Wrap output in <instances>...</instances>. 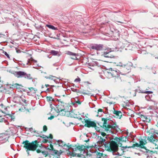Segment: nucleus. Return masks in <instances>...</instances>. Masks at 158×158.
<instances>
[{"label": "nucleus", "mask_w": 158, "mask_h": 158, "mask_svg": "<svg viewBox=\"0 0 158 158\" xmlns=\"http://www.w3.org/2000/svg\"><path fill=\"white\" fill-rule=\"evenodd\" d=\"M102 120L103 122V127L104 131L108 135H111L116 132L118 127L115 124H109L106 118H102Z\"/></svg>", "instance_id": "f257e3e1"}, {"label": "nucleus", "mask_w": 158, "mask_h": 158, "mask_svg": "<svg viewBox=\"0 0 158 158\" xmlns=\"http://www.w3.org/2000/svg\"><path fill=\"white\" fill-rule=\"evenodd\" d=\"M151 135L147 137V140L150 142L154 144L155 146L157 145L158 143V130H152L151 131Z\"/></svg>", "instance_id": "f03ea898"}, {"label": "nucleus", "mask_w": 158, "mask_h": 158, "mask_svg": "<svg viewBox=\"0 0 158 158\" xmlns=\"http://www.w3.org/2000/svg\"><path fill=\"white\" fill-rule=\"evenodd\" d=\"M22 144H23V147L27 149V152L28 151V150L34 151L38 147L37 144L33 142L29 143L28 140L23 141Z\"/></svg>", "instance_id": "7ed1b4c3"}, {"label": "nucleus", "mask_w": 158, "mask_h": 158, "mask_svg": "<svg viewBox=\"0 0 158 158\" xmlns=\"http://www.w3.org/2000/svg\"><path fill=\"white\" fill-rule=\"evenodd\" d=\"M120 72L119 71H117L116 69H113L112 68H110L108 69L107 73L110 77H115L117 80H120L121 81L122 80L118 77L120 76V74H121Z\"/></svg>", "instance_id": "20e7f679"}, {"label": "nucleus", "mask_w": 158, "mask_h": 158, "mask_svg": "<svg viewBox=\"0 0 158 158\" xmlns=\"http://www.w3.org/2000/svg\"><path fill=\"white\" fill-rule=\"evenodd\" d=\"M13 74L18 78L23 77L28 79L31 78L30 74H27L26 73L22 71L14 72Z\"/></svg>", "instance_id": "39448f33"}, {"label": "nucleus", "mask_w": 158, "mask_h": 158, "mask_svg": "<svg viewBox=\"0 0 158 158\" xmlns=\"http://www.w3.org/2000/svg\"><path fill=\"white\" fill-rule=\"evenodd\" d=\"M56 101V103H53V106L60 111H62L64 110V103L60 100Z\"/></svg>", "instance_id": "423d86ee"}, {"label": "nucleus", "mask_w": 158, "mask_h": 158, "mask_svg": "<svg viewBox=\"0 0 158 158\" xmlns=\"http://www.w3.org/2000/svg\"><path fill=\"white\" fill-rule=\"evenodd\" d=\"M132 66V64L131 62H128L127 64H125V66L123 67V69L124 73H121V74L122 75H126L129 73L131 70V68Z\"/></svg>", "instance_id": "0eeeda50"}, {"label": "nucleus", "mask_w": 158, "mask_h": 158, "mask_svg": "<svg viewBox=\"0 0 158 158\" xmlns=\"http://www.w3.org/2000/svg\"><path fill=\"white\" fill-rule=\"evenodd\" d=\"M110 148L113 152H117L118 149V145L114 141H111L110 144Z\"/></svg>", "instance_id": "6e6552de"}, {"label": "nucleus", "mask_w": 158, "mask_h": 158, "mask_svg": "<svg viewBox=\"0 0 158 158\" xmlns=\"http://www.w3.org/2000/svg\"><path fill=\"white\" fill-rule=\"evenodd\" d=\"M50 107L51 108V110L50 112L51 114H52L56 116H58L59 115L60 112V111L58 110L53 106V104H50Z\"/></svg>", "instance_id": "1a4fd4ad"}, {"label": "nucleus", "mask_w": 158, "mask_h": 158, "mask_svg": "<svg viewBox=\"0 0 158 158\" xmlns=\"http://www.w3.org/2000/svg\"><path fill=\"white\" fill-rule=\"evenodd\" d=\"M103 48V45L102 44H94L90 45V48L92 49L97 51L102 50Z\"/></svg>", "instance_id": "9d476101"}, {"label": "nucleus", "mask_w": 158, "mask_h": 158, "mask_svg": "<svg viewBox=\"0 0 158 158\" xmlns=\"http://www.w3.org/2000/svg\"><path fill=\"white\" fill-rule=\"evenodd\" d=\"M27 64L32 65L33 66V67L34 68L38 67L39 66V64L37 63V61L32 58L28 59Z\"/></svg>", "instance_id": "9b49d317"}, {"label": "nucleus", "mask_w": 158, "mask_h": 158, "mask_svg": "<svg viewBox=\"0 0 158 158\" xmlns=\"http://www.w3.org/2000/svg\"><path fill=\"white\" fill-rule=\"evenodd\" d=\"M85 125L88 127H95L96 126V124L94 122L88 119L85 120Z\"/></svg>", "instance_id": "f8f14e48"}, {"label": "nucleus", "mask_w": 158, "mask_h": 158, "mask_svg": "<svg viewBox=\"0 0 158 158\" xmlns=\"http://www.w3.org/2000/svg\"><path fill=\"white\" fill-rule=\"evenodd\" d=\"M47 100L50 104H53V103H56V101L57 99H54L50 96H47L46 97Z\"/></svg>", "instance_id": "ddd939ff"}, {"label": "nucleus", "mask_w": 158, "mask_h": 158, "mask_svg": "<svg viewBox=\"0 0 158 158\" xmlns=\"http://www.w3.org/2000/svg\"><path fill=\"white\" fill-rule=\"evenodd\" d=\"M88 67L92 69H94L92 67H94L97 66L98 65V63L95 61H92V62H90L88 64Z\"/></svg>", "instance_id": "4468645a"}, {"label": "nucleus", "mask_w": 158, "mask_h": 158, "mask_svg": "<svg viewBox=\"0 0 158 158\" xmlns=\"http://www.w3.org/2000/svg\"><path fill=\"white\" fill-rule=\"evenodd\" d=\"M147 152V158H156L152 151H148Z\"/></svg>", "instance_id": "2eb2a0df"}, {"label": "nucleus", "mask_w": 158, "mask_h": 158, "mask_svg": "<svg viewBox=\"0 0 158 158\" xmlns=\"http://www.w3.org/2000/svg\"><path fill=\"white\" fill-rule=\"evenodd\" d=\"M105 140V139L100 137L99 140L98 142V144L99 145V146H102L104 144L105 146L106 145V144L104 143Z\"/></svg>", "instance_id": "dca6fc26"}, {"label": "nucleus", "mask_w": 158, "mask_h": 158, "mask_svg": "<svg viewBox=\"0 0 158 158\" xmlns=\"http://www.w3.org/2000/svg\"><path fill=\"white\" fill-rule=\"evenodd\" d=\"M14 99L15 100H18L19 102H21V100L23 102L25 103H27V101L25 99H23L22 97L20 96H18L17 97H15L14 98Z\"/></svg>", "instance_id": "f3484780"}, {"label": "nucleus", "mask_w": 158, "mask_h": 158, "mask_svg": "<svg viewBox=\"0 0 158 158\" xmlns=\"http://www.w3.org/2000/svg\"><path fill=\"white\" fill-rule=\"evenodd\" d=\"M83 148L82 146H78L75 149L72 148V149L73 150V152L75 154L78 152H79V151L81 150Z\"/></svg>", "instance_id": "a211bd4d"}, {"label": "nucleus", "mask_w": 158, "mask_h": 158, "mask_svg": "<svg viewBox=\"0 0 158 158\" xmlns=\"http://www.w3.org/2000/svg\"><path fill=\"white\" fill-rule=\"evenodd\" d=\"M85 153V151L84 148L79 151V152H78L75 153V156H77L78 157H81V156L83 155Z\"/></svg>", "instance_id": "6ab92c4d"}, {"label": "nucleus", "mask_w": 158, "mask_h": 158, "mask_svg": "<svg viewBox=\"0 0 158 158\" xmlns=\"http://www.w3.org/2000/svg\"><path fill=\"white\" fill-rule=\"evenodd\" d=\"M140 146V144H139L138 143H136L135 144H133L132 147H128L127 146L122 147L121 148H122V150H124L127 148H134L135 147H139Z\"/></svg>", "instance_id": "aec40b11"}, {"label": "nucleus", "mask_w": 158, "mask_h": 158, "mask_svg": "<svg viewBox=\"0 0 158 158\" xmlns=\"http://www.w3.org/2000/svg\"><path fill=\"white\" fill-rule=\"evenodd\" d=\"M114 114L117 116V118H120L122 116V113L120 111L114 110L113 112Z\"/></svg>", "instance_id": "412c9836"}, {"label": "nucleus", "mask_w": 158, "mask_h": 158, "mask_svg": "<svg viewBox=\"0 0 158 158\" xmlns=\"http://www.w3.org/2000/svg\"><path fill=\"white\" fill-rule=\"evenodd\" d=\"M56 144L62 147H64L65 145V143L61 140H58L56 141Z\"/></svg>", "instance_id": "4be33fe9"}, {"label": "nucleus", "mask_w": 158, "mask_h": 158, "mask_svg": "<svg viewBox=\"0 0 158 158\" xmlns=\"http://www.w3.org/2000/svg\"><path fill=\"white\" fill-rule=\"evenodd\" d=\"M110 51L109 52H104L102 54V55L105 57L111 58L112 56H111V55L110 54Z\"/></svg>", "instance_id": "5701e85b"}, {"label": "nucleus", "mask_w": 158, "mask_h": 158, "mask_svg": "<svg viewBox=\"0 0 158 158\" xmlns=\"http://www.w3.org/2000/svg\"><path fill=\"white\" fill-rule=\"evenodd\" d=\"M41 137H42L43 139L42 141L44 143H46L48 142V137L47 136L43 135Z\"/></svg>", "instance_id": "b1692460"}, {"label": "nucleus", "mask_w": 158, "mask_h": 158, "mask_svg": "<svg viewBox=\"0 0 158 158\" xmlns=\"http://www.w3.org/2000/svg\"><path fill=\"white\" fill-rule=\"evenodd\" d=\"M104 113V112L101 109H99L98 110V112L97 116V117H100L101 116L102 114Z\"/></svg>", "instance_id": "393cba45"}, {"label": "nucleus", "mask_w": 158, "mask_h": 158, "mask_svg": "<svg viewBox=\"0 0 158 158\" xmlns=\"http://www.w3.org/2000/svg\"><path fill=\"white\" fill-rule=\"evenodd\" d=\"M46 79H49L52 80H53L54 81H55L56 80V77L55 76L50 75L48 76H46L45 77Z\"/></svg>", "instance_id": "a878e982"}, {"label": "nucleus", "mask_w": 158, "mask_h": 158, "mask_svg": "<svg viewBox=\"0 0 158 158\" xmlns=\"http://www.w3.org/2000/svg\"><path fill=\"white\" fill-rule=\"evenodd\" d=\"M4 122L5 123H6V125H8L9 124V123L5 119V118H2V116H0V122Z\"/></svg>", "instance_id": "bb28decb"}, {"label": "nucleus", "mask_w": 158, "mask_h": 158, "mask_svg": "<svg viewBox=\"0 0 158 158\" xmlns=\"http://www.w3.org/2000/svg\"><path fill=\"white\" fill-rule=\"evenodd\" d=\"M50 53L52 55L56 56L58 55V54H59V52L57 51H56L55 50H52L50 52Z\"/></svg>", "instance_id": "cd10ccee"}, {"label": "nucleus", "mask_w": 158, "mask_h": 158, "mask_svg": "<svg viewBox=\"0 0 158 158\" xmlns=\"http://www.w3.org/2000/svg\"><path fill=\"white\" fill-rule=\"evenodd\" d=\"M46 26L49 28L52 29V30H56L57 29V28L56 27H55L53 25H47Z\"/></svg>", "instance_id": "c85d7f7f"}, {"label": "nucleus", "mask_w": 158, "mask_h": 158, "mask_svg": "<svg viewBox=\"0 0 158 158\" xmlns=\"http://www.w3.org/2000/svg\"><path fill=\"white\" fill-rule=\"evenodd\" d=\"M53 153L54 155H57L58 156H60L61 154V152H60L56 150H53Z\"/></svg>", "instance_id": "c756f323"}, {"label": "nucleus", "mask_w": 158, "mask_h": 158, "mask_svg": "<svg viewBox=\"0 0 158 158\" xmlns=\"http://www.w3.org/2000/svg\"><path fill=\"white\" fill-rule=\"evenodd\" d=\"M116 65L118 66L121 67L123 69V67L125 66V64H123L121 62H120L117 63Z\"/></svg>", "instance_id": "7c9ffc66"}, {"label": "nucleus", "mask_w": 158, "mask_h": 158, "mask_svg": "<svg viewBox=\"0 0 158 158\" xmlns=\"http://www.w3.org/2000/svg\"><path fill=\"white\" fill-rule=\"evenodd\" d=\"M67 54L69 55L73 56V55H76V54L70 51H68L67 52Z\"/></svg>", "instance_id": "2f4dec72"}, {"label": "nucleus", "mask_w": 158, "mask_h": 158, "mask_svg": "<svg viewBox=\"0 0 158 158\" xmlns=\"http://www.w3.org/2000/svg\"><path fill=\"white\" fill-rule=\"evenodd\" d=\"M3 53L9 59L10 58V57L9 56V54L7 53L5 51H3Z\"/></svg>", "instance_id": "473e14b6"}, {"label": "nucleus", "mask_w": 158, "mask_h": 158, "mask_svg": "<svg viewBox=\"0 0 158 158\" xmlns=\"http://www.w3.org/2000/svg\"><path fill=\"white\" fill-rule=\"evenodd\" d=\"M147 143V142H144L143 140L140 141V146L142 145H143V144H145Z\"/></svg>", "instance_id": "72a5a7b5"}, {"label": "nucleus", "mask_w": 158, "mask_h": 158, "mask_svg": "<svg viewBox=\"0 0 158 158\" xmlns=\"http://www.w3.org/2000/svg\"><path fill=\"white\" fill-rule=\"evenodd\" d=\"M143 93H145V94H152L153 92L151 91H147L144 92Z\"/></svg>", "instance_id": "f704fd0d"}, {"label": "nucleus", "mask_w": 158, "mask_h": 158, "mask_svg": "<svg viewBox=\"0 0 158 158\" xmlns=\"http://www.w3.org/2000/svg\"><path fill=\"white\" fill-rule=\"evenodd\" d=\"M25 129H26L27 131H32L33 129L32 127H31L29 128H26Z\"/></svg>", "instance_id": "c9c22d12"}, {"label": "nucleus", "mask_w": 158, "mask_h": 158, "mask_svg": "<svg viewBox=\"0 0 158 158\" xmlns=\"http://www.w3.org/2000/svg\"><path fill=\"white\" fill-rule=\"evenodd\" d=\"M75 101L77 103H78L79 104H80V102L79 100L77 98H76L75 99Z\"/></svg>", "instance_id": "e433bc0d"}, {"label": "nucleus", "mask_w": 158, "mask_h": 158, "mask_svg": "<svg viewBox=\"0 0 158 158\" xmlns=\"http://www.w3.org/2000/svg\"><path fill=\"white\" fill-rule=\"evenodd\" d=\"M107 134V135H107V134L106 132V133H105V132H101V135L103 136H106V134Z\"/></svg>", "instance_id": "4c0bfd02"}, {"label": "nucleus", "mask_w": 158, "mask_h": 158, "mask_svg": "<svg viewBox=\"0 0 158 158\" xmlns=\"http://www.w3.org/2000/svg\"><path fill=\"white\" fill-rule=\"evenodd\" d=\"M77 55V54H76V55H73V57H71V58L74 60H76L77 59V57L76 56Z\"/></svg>", "instance_id": "58836bf2"}, {"label": "nucleus", "mask_w": 158, "mask_h": 158, "mask_svg": "<svg viewBox=\"0 0 158 158\" xmlns=\"http://www.w3.org/2000/svg\"><path fill=\"white\" fill-rule=\"evenodd\" d=\"M81 81V79L80 78H76L75 80V82H79Z\"/></svg>", "instance_id": "ea45409f"}, {"label": "nucleus", "mask_w": 158, "mask_h": 158, "mask_svg": "<svg viewBox=\"0 0 158 158\" xmlns=\"http://www.w3.org/2000/svg\"><path fill=\"white\" fill-rule=\"evenodd\" d=\"M43 130L44 131H46L47 130V127L46 126H44L43 127Z\"/></svg>", "instance_id": "a19ab883"}, {"label": "nucleus", "mask_w": 158, "mask_h": 158, "mask_svg": "<svg viewBox=\"0 0 158 158\" xmlns=\"http://www.w3.org/2000/svg\"><path fill=\"white\" fill-rule=\"evenodd\" d=\"M16 52L17 53H19L21 52V51L20 50L17 49V48H16Z\"/></svg>", "instance_id": "79ce46f5"}, {"label": "nucleus", "mask_w": 158, "mask_h": 158, "mask_svg": "<svg viewBox=\"0 0 158 158\" xmlns=\"http://www.w3.org/2000/svg\"><path fill=\"white\" fill-rule=\"evenodd\" d=\"M78 90L77 89H74V90H73V91L76 92H78Z\"/></svg>", "instance_id": "37998d69"}, {"label": "nucleus", "mask_w": 158, "mask_h": 158, "mask_svg": "<svg viewBox=\"0 0 158 158\" xmlns=\"http://www.w3.org/2000/svg\"><path fill=\"white\" fill-rule=\"evenodd\" d=\"M50 138L51 139H52L53 138L52 135L51 134L50 135Z\"/></svg>", "instance_id": "c03bdc74"}, {"label": "nucleus", "mask_w": 158, "mask_h": 158, "mask_svg": "<svg viewBox=\"0 0 158 158\" xmlns=\"http://www.w3.org/2000/svg\"><path fill=\"white\" fill-rule=\"evenodd\" d=\"M45 86H46V87H47L49 86H50V85L48 84H47V85L46 84L45 85Z\"/></svg>", "instance_id": "a18cd8bd"}, {"label": "nucleus", "mask_w": 158, "mask_h": 158, "mask_svg": "<svg viewBox=\"0 0 158 158\" xmlns=\"http://www.w3.org/2000/svg\"><path fill=\"white\" fill-rule=\"evenodd\" d=\"M149 96H148V95H146V97H145V98H146V99H148V98H149Z\"/></svg>", "instance_id": "49530a36"}, {"label": "nucleus", "mask_w": 158, "mask_h": 158, "mask_svg": "<svg viewBox=\"0 0 158 158\" xmlns=\"http://www.w3.org/2000/svg\"><path fill=\"white\" fill-rule=\"evenodd\" d=\"M97 146L96 144H94V147L95 148H97Z\"/></svg>", "instance_id": "de8ad7c7"}, {"label": "nucleus", "mask_w": 158, "mask_h": 158, "mask_svg": "<svg viewBox=\"0 0 158 158\" xmlns=\"http://www.w3.org/2000/svg\"><path fill=\"white\" fill-rule=\"evenodd\" d=\"M116 155H119V153L118 152L116 154Z\"/></svg>", "instance_id": "09e8293b"}, {"label": "nucleus", "mask_w": 158, "mask_h": 158, "mask_svg": "<svg viewBox=\"0 0 158 158\" xmlns=\"http://www.w3.org/2000/svg\"><path fill=\"white\" fill-rule=\"evenodd\" d=\"M156 146H157V147L156 148H157L158 149V144H157V145H156Z\"/></svg>", "instance_id": "8fccbe9b"}, {"label": "nucleus", "mask_w": 158, "mask_h": 158, "mask_svg": "<svg viewBox=\"0 0 158 158\" xmlns=\"http://www.w3.org/2000/svg\"><path fill=\"white\" fill-rule=\"evenodd\" d=\"M53 118V116H52L51 117V118H50V119H51L52 118Z\"/></svg>", "instance_id": "3c124183"}, {"label": "nucleus", "mask_w": 158, "mask_h": 158, "mask_svg": "<svg viewBox=\"0 0 158 158\" xmlns=\"http://www.w3.org/2000/svg\"><path fill=\"white\" fill-rule=\"evenodd\" d=\"M118 23H123L121 22L120 21H118Z\"/></svg>", "instance_id": "603ef678"}, {"label": "nucleus", "mask_w": 158, "mask_h": 158, "mask_svg": "<svg viewBox=\"0 0 158 158\" xmlns=\"http://www.w3.org/2000/svg\"><path fill=\"white\" fill-rule=\"evenodd\" d=\"M143 141H144V142H146V140H144Z\"/></svg>", "instance_id": "864d4df0"}, {"label": "nucleus", "mask_w": 158, "mask_h": 158, "mask_svg": "<svg viewBox=\"0 0 158 158\" xmlns=\"http://www.w3.org/2000/svg\"><path fill=\"white\" fill-rule=\"evenodd\" d=\"M5 109L6 110H7V108H6Z\"/></svg>", "instance_id": "5fc2aeb1"}, {"label": "nucleus", "mask_w": 158, "mask_h": 158, "mask_svg": "<svg viewBox=\"0 0 158 158\" xmlns=\"http://www.w3.org/2000/svg\"><path fill=\"white\" fill-rule=\"evenodd\" d=\"M51 148L52 149L53 148V147L52 146L51 147Z\"/></svg>", "instance_id": "6e6d98bb"}, {"label": "nucleus", "mask_w": 158, "mask_h": 158, "mask_svg": "<svg viewBox=\"0 0 158 158\" xmlns=\"http://www.w3.org/2000/svg\"><path fill=\"white\" fill-rule=\"evenodd\" d=\"M49 89V88H48L47 89V90H48Z\"/></svg>", "instance_id": "4d7b16f0"}, {"label": "nucleus", "mask_w": 158, "mask_h": 158, "mask_svg": "<svg viewBox=\"0 0 158 158\" xmlns=\"http://www.w3.org/2000/svg\"><path fill=\"white\" fill-rule=\"evenodd\" d=\"M89 139H88V140H87V141H89Z\"/></svg>", "instance_id": "13d9d810"}, {"label": "nucleus", "mask_w": 158, "mask_h": 158, "mask_svg": "<svg viewBox=\"0 0 158 158\" xmlns=\"http://www.w3.org/2000/svg\"><path fill=\"white\" fill-rule=\"evenodd\" d=\"M107 136H106V137H105V138H107Z\"/></svg>", "instance_id": "bf43d9fd"}, {"label": "nucleus", "mask_w": 158, "mask_h": 158, "mask_svg": "<svg viewBox=\"0 0 158 158\" xmlns=\"http://www.w3.org/2000/svg\"><path fill=\"white\" fill-rule=\"evenodd\" d=\"M157 123H158L157 125H158V122Z\"/></svg>", "instance_id": "052dcab7"}]
</instances>
